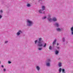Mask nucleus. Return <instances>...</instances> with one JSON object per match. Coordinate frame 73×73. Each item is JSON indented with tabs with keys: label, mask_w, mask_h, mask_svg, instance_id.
Listing matches in <instances>:
<instances>
[{
	"label": "nucleus",
	"mask_w": 73,
	"mask_h": 73,
	"mask_svg": "<svg viewBox=\"0 0 73 73\" xmlns=\"http://www.w3.org/2000/svg\"><path fill=\"white\" fill-rule=\"evenodd\" d=\"M34 42L35 45H36L40 47L43 46V48H45L46 46V43L42 40L41 38H39L38 40H35Z\"/></svg>",
	"instance_id": "f257e3e1"
},
{
	"label": "nucleus",
	"mask_w": 73,
	"mask_h": 73,
	"mask_svg": "<svg viewBox=\"0 0 73 73\" xmlns=\"http://www.w3.org/2000/svg\"><path fill=\"white\" fill-rule=\"evenodd\" d=\"M27 25L28 27H32L33 25V21L29 20L27 19Z\"/></svg>",
	"instance_id": "f03ea898"
},
{
	"label": "nucleus",
	"mask_w": 73,
	"mask_h": 73,
	"mask_svg": "<svg viewBox=\"0 0 73 73\" xmlns=\"http://www.w3.org/2000/svg\"><path fill=\"white\" fill-rule=\"evenodd\" d=\"M52 62L51 60L50 59H48L46 61V65L47 66H50V63Z\"/></svg>",
	"instance_id": "7ed1b4c3"
},
{
	"label": "nucleus",
	"mask_w": 73,
	"mask_h": 73,
	"mask_svg": "<svg viewBox=\"0 0 73 73\" xmlns=\"http://www.w3.org/2000/svg\"><path fill=\"white\" fill-rule=\"evenodd\" d=\"M56 30L57 32H61L63 31V28H57L56 29Z\"/></svg>",
	"instance_id": "20e7f679"
},
{
	"label": "nucleus",
	"mask_w": 73,
	"mask_h": 73,
	"mask_svg": "<svg viewBox=\"0 0 73 73\" xmlns=\"http://www.w3.org/2000/svg\"><path fill=\"white\" fill-rule=\"evenodd\" d=\"M23 33V31L21 30H19V31L17 33V36H20L21 34Z\"/></svg>",
	"instance_id": "39448f33"
},
{
	"label": "nucleus",
	"mask_w": 73,
	"mask_h": 73,
	"mask_svg": "<svg viewBox=\"0 0 73 73\" xmlns=\"http://www.w3.org/2000/svg\"><path fill=\"white\" fill-rule=\"evenodd\" d=\"M54 25L56 27L58 28L60 27L59 23H58L56 22L54 24Z\"/></svg>",
	"instance_id": "423d86ee"
},
{
	"label": "nucleus",
	"mask_w": 73,
	"mask_h": 73,
	"mask_svg": "<svg viewBox=\"0 0 73 73\" xmlns=\"http://www.w3.org/2000/svg\"><path fill=\"white\" fill-rule=\"evenodd\" d=\"M43 11L42 9H40L38 11V12L39 13H42V14H45V11Z\"/></svg>",
	"instance_id": "0eeeda50"
},
{
	"label": "nucleus",
	"mask_w": 73,
	"mask_h": 73,
	"mask_svg": "<svg viewBox=\"0 0 73 73\" xmlns=\"http://www.w3.org/2000/svg\"><path fill=\"white\" fill-rule=\"evenodd\" d=\"M3 10H1L0 11V19H1L3 17V16L1 15V14H2V13H3Z\"/></svg>",
	"instance_id": "6e6552de"
},
{
	"label": "nucleus",
	"mask_w": 73,
	"mask_h": 73,
	"mask_svg": "<svg viewBox=\"0 0 73 73\" xmlns=\"http://www.w3.org/2000/svg\"><path fill=\"white\" fill-rule=\"evenodd\" d=\"M41 8H42V11H44L45 10V9H46L45 6L44 5L42 6Z\"/></svg>",
	"instance_id": "1a4fd4ad"
},
{
	"label": "nucleus",
	"mask_w": 73,
	"mask_h": 73,
	"mask_svg": "<svg viewBox=\"0 0 73 73\" xmlns=\"http://www.w3.org/2000/svg\"><path fill=\"white\" fill-rule=\"evenodd\" d=\"M52 21H53L54 22H56V21H57V18L55 17H54L52 18Z\"/></svg>",
	"instance_id": "9d476101"
},
{
	"label": "nucleus",
	"mask_w": 73,
	"mask_h": 73,
	"mask_svg": "<svg viewBox=\"0 0 73 73\" xmlns=\"http://www.w3.org/2000/svg\"><path fill=\"white\" fill-rule=\"evenodd\" d=\"M71 35H73V26L72 27L70 28Z\"/></svg>",
	"instance_id": "9b49d317"
},
{
	"label": "nucleus",
	"mask_w": 73,
	"mask_h": 73,
	"mask_svg": "<svg viewBox=\"0 0 73 73\" xmlns=\"http://www.w3.org/2000/svg\"><path fill=\"white\" fill-rule=\"evenodd\" d=\"M36 69L38 71H39L40 70V68L38 66H36Z\"/></svg>",
	"instance_id": "f8f14e48"
},
{
	"label": "nucleus",
	"mask_w": 73,
	"mask_h": 73,
	"mask_svg": "<svg viewBox=\"0 0 73 73\" xmlns=\"http://www.w3.org/2000/svg\"><path fill=\"white\" fill-rule=\"evenodd\" d=\"M48 19L49 22H52V19L51 18H48Z\"/></svg>",
	"instance_id": "ddd939ff"
},
{
	"label": "nucleus",
	"mask_w": 73,
	"mask_h": 73,
	"mask_svg": "<svg viewBox=\"0 0 73 73\" xmlns=\"http://www.w3.org/2000/svg\"><path fill=\"white\" fill-rule=\"evenodd\" d=\"M56 39H55L53 41V45H54L56 44Z\"/></svg>",
	"instance_id": "4468645a"
},
{
	"label": "nucleus",
	"mask_w": 73,
	"mask_h": 73,
	"mask_svg": "<svg viewBox=\"0 0 73 73\" xmlns=\"http://www.w3.org/2000/svg\"><path fill=\"white\" fill-rule=\"evenodd\" d=\"M59 53V52L58 50H56L55 52V54L56 55H57L58 54V53Z\"/></svg>",
	"instance_id": "2eb2a0df"
},
{
	"label": "nucleus",
	"mask_w": 73,
	"mask_h": 73,
	"mask_svg": "<svg viewBox=\"0 0 73 73\" xmlns=\"http://www.w3.org/2000/svg\"><path fill=\"white\" fill-rule=\"evenodd\" d=\"M62 41L63 42H65L66 40H65L64 37H63L62 38Z\"/></svg>",
	"instance_id": "dca6fc26"
},
{
	"label": "nucleus",
	"mask_w": 73,
	"mask_h": 73,
	"mask_svg": "<svg viewBox=\"0 0 73 73\" xmlns=\"http://www.w3.org/2000/svg\"><path fill=\"white\" fill-rule=\"evenodd\" d=\"M62 70V69H61V68H60L59 70V73H61V72Z\"/></svg>",
	"instance_id": "f3484780"
},
{
	"label": "nucleus",
	"mask_w": 73,
	"mask_h": 73,
	"mask_svg": "<svg viewBox=\"0 0 73 73\" xmlns=\"http://www.w3.org/2000/svg\"><path fill=\"white\" fill-rule=\"evenodd\" d=\"M62 65L61 63L60 62H59V64H58V65L59 67H61V65Z\"/></svg>",
	"instance_id": "a211bd4d"
},
{
	"label": "nucleus",
	"mask_w": 73,
	"mask_h": 73,
	"mask_svg": "<svg viewBox=\"0 0 73 73\" xmlns=\"http://www.w3.org/2000/svg\"><path fill=\"white\" fill-rule=\"evenodd\" d=\"M28 7H31V5L30 4L28 3L27 5Z\"/></svg>",
	"instance_id": "6ab92c4d"
},
{
	"label": "nucleus",
	"mask_w": 73,
	"mask_h": 73,
	"mask_svg": "<svg viewBox=\"0 0 73 73\" xmlns=\"http://www.w3.org/2000/svg\"><path fill=\"white\" fill-rule=\"evenodd\" d=\"M49 49L50 50H52V46H50L49 47Z\"/></svg>",
	"instance_id": "aec40b11"
},
{
	"label": "nucleus",
	"mask_w": 73,
	"mask_h": 73,
	"mask_svg": "<svg viewBox=\"0 0 73 73\" xmlns=\"http://www.w3.org/2000/svg\"><path fill=\"white\" fill-rule=\"evenodd\" d=\"M46 17H42V20H44V19H46Z\"/></svg>",
	"instance_id": "412c9836"
},
{
	"label": "nucleus",
	"mask_w": 73,
	"mask_h": 73,
	"mask_svg": "<svg viewBox=\"0 0 73 73\" xmlns=\"http://www.w3.org/2000/svg\"><path fill=\"white\" fill-rule=\"evenodd\" d=\"M62 71L63 72H65V69H62Z\"/></svg>",
	"instance_id": "4be33fe9"
},
{
	"label": "nucleus",
	"mask_w": 73,
	"mask_h": 73,
	"mask_svg": "<svg viewBox=\"0 0 73 73\" xmlns=\"http://www.w3.org/2000/svg\"><path fill=\"white\" fill-rule=\"evenodd\" d=\"M42 48H38V50H42Z\"/></svg>",
	"instance_id": "5701e85b"
},
{
	"label": "nucleus",
	"mask_w": 73,
	"mask_h": 73,
	"mask_svg": "<svg viewBox=\"0 0 73 73\" xmlns=\"http://www.w3.org/2000/svg\"><path fill=\"white\" fill-rule=\"evenodd\" d=\"M50 17H51V16L50 15H49L48 16V18H50Z\"/></svg>",
	"instance_id": "b1692460"
},
{
	"label": "nucleus",
	"mask_w": 73,
	"mask_h": 73,
	"mask_svg": "<svg viewBox=\"0 0 73 73\" xmlns=\"http://www.w3.org/2000/svg\"><path fill=\"white\" fill-rule=\"evenodd\" d=\"M8 64H11V63H12V62H11L10 61H8Z\"/></svg>",
	"instance_id": "393cba45"
},
{
	"label": "nucleus",
	"mask_w": 73,
	"mask_h": 73,
	"mask_svg": "<svg viewBox=\"0 0 73 73\" xmlns=\"http://www.w3.org/2000/svg\"><path fill=\"white\" fill-rule=\"evenodd\" d=\"M7 42H8V41H6L5 42V44H7Z\"/></svg>",
	"instance_id": "a878e982"
},
{
	"label": "nucleus",
	"mask_w": 73,
	"mask_h": 73,
	"mask_svg": "<svg viewBox=\"0 0 73 73\" xmlns=\"http://www.w3.org/2000/svg\"><path fill=\"white\" fill-rule=\"evenodd\" d=\"M56 48H57L58 49H60V47H58L57 46L56 47Z\"/></svg>",
	"instance_id": "bb28decb"
},
{
	"label": "nucleus",
	"mask_w": 73,
	"mask_h": 73,
	"mask_svg": "<svg viewBox=\"0 0 73 73\" xmlns=\"http://www.w3.org/2000/svg\"><path fill=\"white\" fill-rule=\"evenodd\" d=\"M3 70H4V72H5V71H6V69L4 68V69H3Z\"/></svg>",
	"instance_id": "cd10ccee"
},
{
	"label": "nucleus",
	"mask_w": 73,
	"mask_h": 73,
	"mask_svg": "<svg viewBox=\"0 0 73 73\" xmlns=\"http://www.w3.org/2000/svg\"><path fill=\"white\" fill-rule=\"evenodd\" d=\"M1 67H2V68H4V66L2 65L1 66Z\"/></svg>",
	"instance_id": "c85d7f7f"
},
{
	"label": "nucleus",
	"mask_w": 73,
	"mask_h": 73,
	"mask_svg": "<svg viewBox=\"0 0 73 73\" xmlns=\"http://www.w3.org/2000/svg\"><path fill=\"white\" fill-rule=\"evenodd\" d=\"M58 45H59V44H58V43H57V45L58 46Z\"/></svg>",
	"instance_id": "c756f323"
},
{
	"label": "nucleus",
	"mask_w": 73,
	"mask_h": 73,
	"mask_svg": "<svg viewBox=\"0 0 73 73\" xmlns=\"http://www.w3.org/2000/svg\"><path fill=\"white\" fill-rule=\"evenodd\" d=\"M60 59H61V58H58V60H60Z\"/></svg>",
	"instance_id": "7c9ffc66"
},
{
	"label": "nucleus",
	"mask_w": 73,
	"mask_h": 73,
	"mask_svg": "<svg viewBox=\"0 0 73 73\" xmlns=\"http://www.w3.org/2000/svg\"><path fill=\"white\" fill-rule=\"evenodd\" d=\"M1 64V62L0 61V64Z\"/></svg>",
	"instance_id": "2f4dec72"
},
{
	"label": "nucleus",
	"mask_w": 73,
	"mask_h": 73,
	"mask_svg": "<svg viewBox=\"0 0 73 73\" xmlns=\"http://www.w3.org/2000/svg\"><path fill=\"white\" fill-rule=\"evenodd\" d=\"M62 73H65V72H62Z\"/></svg>",
	"instance_id": "473e14b6"
}]
</instances>
